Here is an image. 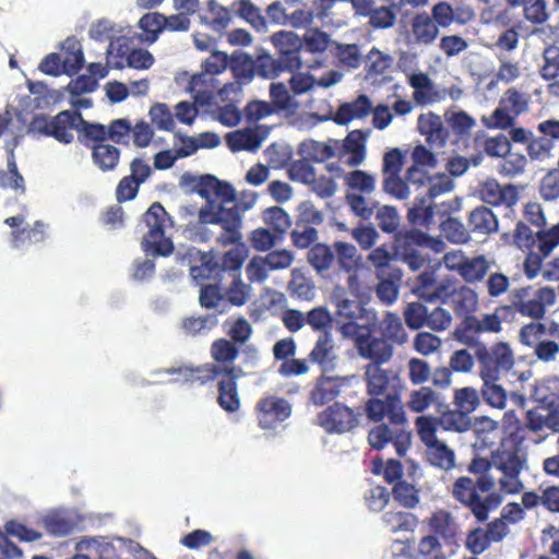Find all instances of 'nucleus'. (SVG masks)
I'll return each instance as SVG.
<instances>
[{"label": "nucleus", "mask_w": 559, "mask_h": 559, "mask_svg": "<svg viewBox=\"0 0 559 559\" xmlns=\"http://www.w3.org/2000/svg\"><path fill=\"white\" fill-rule=\"evenodd\" d=\"M258 193L243 191L237 202L229 207L215 201L200 207L198 222L186 228L187 237L195 242H215L227 247L242 239V218L240 213L252 210L257 203Z\"/></svg>", "instance_id": "obj_1"}, {"label": "nucleus", "mask_w": 559, "mask_h": 559, "mask_svg": "<svg viewBox=\"0 0 559 559\" xmlns=\"http://www.w3.org/2000/svg\"><path fill=\"white\" fill-rule=\"evenodd\" d=\"M407 179L411 185L409 198L414 197L408 206L407 219L409 223L428 226L435 216L433 200L441 194L451 192L454 182L444 174L430 176L426 170L407 169Z\"/></svg>", "instance_id": "obj_2"}, {"label": "nucleus", "mask_w": 559, "mask_h": 559, "mask_svg": "<svg viewBox=\"0 0 559 559\" xmlns=\"http://www.w3.org/2000/svg\"><path fill=\"white\" fill-rule=\"evenodd\" d=\"M451 492L478 522H486L489 513L502 502L500 493L496 491L493 475L461 476L453 483Z\"/></svg>", "instance_id": "obj_3"}, {"label": "nucleus", "mask_w": 559, "mask_h": 559, "mask_svg": "<svg viewBox=\"0 0 559 559\" xmlns=\"http://www.w3.org/2000/svg\"><path fill=\"white\" fill-rule=\"evenodd\" d=\"M330 298L335 308V323L342 337H353L361 329L370 330L376 324L377 312L366 308L356 298H352L347 288L336 285Z\"/></svg>", "instance_id": "obj_4"}, {"label": "nucleus", "mask_w": 559, "mask_h": 559, "mask_svg": "<svg viewBox=\"0 0 559 559\" xmlns=\"http://www.w3.org/2000/svg\"><path fill=\"white\" fill-rule=\"evenodd\" d=\"M557 301L552 287H535L532 285L515 287L511 290L509 304L500 306V310L515 311L522 317L540 320L548 308Z\"/></svg>", "instance_id": "obj_5"}, {"label": "nucleus", "mask_w": 559, "mask_h": 559, "mask_svg": "<svg viewBox=\"0 0 559 559\" xmlns=\"http://www.w3.org/2000/svg\"><path fill=\"white\" fill-rule=\"evenodd\" d=\"M147 229L143 236L142 248L146 255L168 257L174 251V245L166 236V229L171 225L170 217L159 203L150 206L142 222Z\"/></svg>", "instance_id": "obj_6"}, {"label": "nucleus", "mask_w": 559, "mask_h": 559, "mask_svg": "<svg viewBox=\"0 0 559 559\" xmlns=\"http://www.w3.org/2000/svg\"><path fill=\"white\" fill-rule=\"evenodd\" d=\"M474 356L479 378L501 379L515 365L514 353L510 344L503 341L491 345L477 344Z\"/></svg>", "instance_id": "obj_7"}, {"label": "nucleus", "mask_w": 559, "mask_h": 559, "mask_svg": "<svg viewBox=\"0 0 559 559\" xmlns=\"http://www.w3.org/2000/svg\"><path fill=\"white\" fill-rule=\"evenodd\" d=\"M493 476L500 491L507 495L519 493L524 488L522 473L526 461L516 451H502L492 456Z\"/></svg>", "instance_id": "obj_8"}, {"label": "nucleus", "mask_w": 559, "mask_h": 559, "mask_svg": "<svg viewBox=\"0 0 559 559\" xmlns=\"http://www.w3.org/2000/svg\"><path fill=\"white\" fill-rule=\"evenodd\" d=\"M404 162L405 154L399 147L391 148L382 157V190L399 201L409 199L411 185L407 179V170L403 177L401 176Z\"/></svg>", "instance_id": "obj_9"}, {"label": "nucleus", "mask_w": 559, "mask_h": 559, "mask_svg": "<svg viewBox=\"0 0 559 559\" xmlns=\"http://www.w3.org/2000/svg\"><path fill=\"white\" fill-rule=\"evenodd\" d=\"M513 240L515 246L522 250L536 246L543 257H548L559 245V223L549 229L533 231L521 221L516 224Z\"/></svg>", "instance_id": "obj_10"}, {"label": "nucleus", "mask_w": 559, "mask_h": 559, "mask_svg": "<svg viewBox=\"0 0 559 559\" xmlns=\"http://www.w3.org/2000/svg\"><path fill=\"white\" fill-rule=\"evenodd\" d=\"M76 122H80V112L63 110L50 119L36 118L33 129L41 134L52 136L61 143L69 144L74 139L72 131H78Z\"/></svg>", "instance_id": "obj_11"}, {"label": "nucleus", "mask_w": 559, "mask_h": 559, "mask_svg": "<svg viewBox=\"0 0 559 559\" xmlns=\"http://www.w3.org/2000/svg\"><path fill=\"white\" fill-rule=\"evenodd\" d=\"M366 416L369 420L379 423L388 418L393 426H403L406 423L404 405L397 393H389L384 399H369L365 403Z\"/></svg>", "instance_id": "obj_12"}, {"label": "nucleus", "mask_w": 559, "mask_h": 559, "mask_svg": "<svg viewBox=\"0 0 559 559\" xmlns=\"http://www.w3.org/2000/svg\"><path fill=\"white\" fill-rule=\"evenodd\" d=\"M412 435L402 426L389 427L380 424L373 427L368 435L369 444L376 450L392 445L399 456H404L411 447Z\"/></svg>", "instance_id": "obj_13"}, {"label": "nucleus", "mask_w": 559, "mask_h": 559, "mask_svg": "<svg viewBox=\"0 0 559 559\" xmlns=\"http://www.w3.org/2000/svg\"><path fill=\"white\" fill-rule=\"evenodd\" d=\"M350 338L355 341L359 357L370 360V364L381 366L389 362L393 357V345L385 337L372 335L370 332L365 334L359 331Z\"/></svg>", "instance_id": "obj_14"}, {"label": "nucleus", "mask_w": 559, "mask_h": 559, "mask_svg": "<svg viewBox=\"0 0 559 559\" xmlns=\"http://www.w3.org/2000/svg\"><path fill=\"white\" fill-rule=\"evenodd\" d=\"M259 426L264 430H274L292 415L290 404L283 397L269 395L257 404Z\"/></svg>", "instance_id": "obj_15"}, {"label": "nucleus", "mask_w": 559, "mask_h": 559, "mask_svg": "<svg viewBox=\"0 0 559 559\" xmlns=\"http://www.w3.org/2000/svg\"><path fill=\"white\" fill-rule=\"evenodd\" d=\"M371 132V129L349 132L342 143L338 142V158L352 168L360 166L367 157L366 143Z\"/></svg>", "instance_id": "obj_16"}, {"label": "nucleus", "mask_w": 559, "mask_h": 559, "mask_svg": "<svg viewBox=\"0 0 559 559\" xmlns=\"http://www.w3.org/2000/svg\"><path fill=\"white\" fill-rule=\"evenodd\" d=\"M408 84L413 88V99L419 106L441 103L447 97V88L437 86L427 73H412L408 75Z\"/></svg>", "instance_id": "obj_17"}, {"label": "nucleus", "mask_w": 559, "mask_h": 559, "mask_svg": "<svg viewBox=\"0 0 559 559\" xmlns=\"http://www.w3.org/2000/svg\"><path fill=\"white\" fill-rule=\"evenodd\" d=\"M271 40L277 48L282 63L287 70L293 71L300 68L301 59L298 52L302 48V40L296 33L280 31L272 35Z\"/></svg>", "instance_id": "obj_18"}, {"label": "nucleus", "mask_w": 559, "mask_h": 559, "mask_svg": "<svg viewBox=\"0 0 559 559\" xmlns=\"http://www.w3.org/2000/svg\"><path fill=\"white\" fill-rule=\"evenodd\" d=\"M480 199L490 205H504L511 209L519 202V191L514 185H500L495 179L483 182L478 190Z\"/></svg>", "instance_id": "obj_19"}, {"label": "nucleus", "mask_w": 559, "mask_h": 559, "mask_svg": "<svg viewBox=\"0 0 559 559\" xmlns=\"http://www.w3.org/2000/svg\"><path fill=\"white\" fill-rule=\"evenodd\" d=\"M417 129L428 145L436 150L444 147L450 136L441 117L431 111L419 115Z\"/></svg>", "instance_id": "obj_20"}, {"label": "nucleus", "mask_w": 559, "mask_h": 559, "mask_svg": "<svg viewBox=\"0 0 559 559\" xmlns=\"http://www.w3.org/2000/svg\"><path fill=\"white\" fill-rule=\"evenodd\" d=\"M320 426L328 432L344 433L356 425L354 412L342 404H334L322 412L318 417Z\"/></svg>", "instance_id": "obj_21"}, {"label": "nucleus", "mask_w": 559, "mask_h": 559, "mask_svg": "<svg viewBox=\"0 0 559 559\" xmlns=\"http://www.w3.org/2000/svg\"><path fill=\"white\" fill-rule=\"evenodd\" d=\"M310 361L317 364L323 372L335 370L338 364L337 348L331 332L321 333L309 354Z\"/></svg>", "instance_id": "obj_22"}, {"label": "nucleus", "mask_w": 559, "mask_h": 559, "mask_svg": "<svg viewBox=\"0 0 559 559\" xmlns=\"http://www.w3.org/2000/svg\"><path fill=\"white\" fill-rule=\"evenodd\" d=\"M265 138L266 134H262L259 129L243 128L228 132L225 141L231 152H255L262 146Z\"/></svg>", "instance_id": "obj_23"}, {"label": "nucleus", "mask_w": 559, "mask_h": 559, "mask_svg": "<svg viewBox=\"0 0 559 559\" xmlns=\"http://www.w3.org/2000/svg\"><path fill=\"white\" fill-rule=\"evenodd\" d=\"M216 75L201 71L193 75L189 83V90L193 94L194 103L199 106H207L214 100L215 91L218 92Z\"/></svg>", "instance_id": "obj_24"}, {"label": "nucleus", "mask_w": 559, "mask_h": 559, "mask_svg": "<svg viewBox=\"0 0 559 559\" xmlns=\"http://www.w3.org/2000/svg\"><path fill=\"white\" fill-rule=\"evenodd\" d=\"M226 377L218 381L217 402L219 406L227 413H235L240 407V397L237 390V374L234 373L235 368L224 369Z\"/></svg>", "instance_id": "obj_25"}, {"label": "nucleus", "mask_w": 559, "mask_h": 559, "mask_svg": "<svg viewBox=\"0 0 559 559\" xmlns=\"http://www.w3.org/2000/svg\"><path fill=\"white\" fill-rule=\"evenodd\" d=\"M365 381L367 393L370 396H380L385 394L391 382L397 379V376L389 369H383L377 364H368L365 368Z\"/></svg>", "instance_id": "obj_26"}, {"label": "nucleus", "mask_w": 559, "mask_h": 559, "mask_svg": "<svg viewBox=\"0 0 559 559\" xmlns=\"http://www.w3.org/2000/svg\"><path fill=\"white\" fill-rule=\"evenodd\" d=\"M338 141L329 140L328 142H319L316 140L302 141L298 146V154L308 160L323 163L337 154Z\"/></svg>", "instance_id": "obj_27"}, {"label": "nucleus", "mask_w": 559, "mask_h": 559, "mask_svg": "<svg viewBox=\"0 0 559 559\" xmlns=\"http://www.w3.org/2000/svg\"><path fill=\"white\" fill-rule=\"evenodd\" d=\"M428 526L435 536H440L444 543L452 544L459 533L455 518L445 510L433 512L428 519Z\"/></svg>", "instance_id": "obj_28"}, {"label": "nucleus", "mask_w": 559, "mask_h": 559, "mask_svg": "<svg viewBox=\"0 0 559 559\" xmlns=\"http://www.w3.org/2000/svg\"><path fill=\"white\" fill-rule=\"evenodd\" d=\"M222 370L216 367L214 364H204L201 366L192 367L188 365H183L177 368H168L164 370L155 371V373H165V374H179L185 378L187 381H198L202 384L215 379Z\"/></svg>", "instance_id": "obj_29"}, {"label": "nucleus", "mask_w": 559, "mask_h": 559, "mask_svg": "<svg viewBox=\"0 0 559 559\" xmlns=\"http://www.w3.org/2000/svg\"><path fill=\"white\" fill-rule=\"evenodd\" d=\"M467 224L471 233L481 236L495 234L499 229L496 214L487 206H477L471 211Z\"/></svg>", "instance_id": "obj_30"}, {"label": "nucleus", "mask_w": 559, "mask_h": 559, "mask_svg": "<svg viewBox=\"0 0 559 559\" xmlns=\"http://www.w3.org/2000/svg\"><path fill=\"white\" fill-rule=\"evenodd\" d=\"M372 105L371 99L361 94L354 100L342 104L337 109L334 121L337 124H347L354 119H362L371 114Z\"/></svg>", "instance_id": "obj_31"}, {"label": "nucleus", "mask_w": 559, "mask_h": 559, "mask_svg": "<svg viewBox=\"0 0 559 559\" xmlns=\"http://www.w3.org/2000/svg\"><path fill=\"white\" fill-rule=\"evenodd\" d=\"M44 525L48 534L56 537H64L72 534L76 522L73 514L68 510H53L45 515Z\"/></svg>", "instance_id": "obj_32"}, {"label": "nucleus", "mask_w": 559, "mask_h": 559, "mask_svg": "<svg viewBox=\"0 0 559 559\" xmlns=\"http://www.w3.org/2000/svg\"><path fill=\"white\" fill-rule=\"evenodd\" d=\"M378 332L381 337H385L392 345H404L408 341V334L401 318L391 311L384 312L382 319L378 322Z\"/></svg>", "instance_id": "obj_33"}, {"label": "nucleus", "mask_w": 559, "mask_h": 559, "mask_svg": "<svg viewBox=\"0 0 559 559\" xmlns=\"http://www.w3.org/2000/svg\"><path fill=\"white\" fill-rule=\"evenodd\" d=\"M481 385L479 396L493 409L503 411L508 405V391L499 383L501 379L479 378Z\"/></svg>", "instance_id": "obj_34"}, {"label": "nucleus", "mask_w": 559, "mask_h": 559, "mask_svg": "<svg viewBox=\"0 0 559 559\" xmlns=\"http://www.w3.org/2000/svg\"><path fill=\"white\" fill-rule=\"evenodd\" d=\"M495 264L484 254L467 257L460 276L467 284L483 283Z\"/></svg>", "instance_id": "obj_35"}, {"label": "nucleus", "mask_w": 559, "mask_h": 559, "mask_svg": "<svg viewBox=\"0 0 559 559\" xmlns=\"http://www.w3.org/2000/svg\"><path fill=\"white\" fill-rule=\"evenodd\" d=\"M411 28L412 37L418 45H431L439 35L438 26L426 12L418 13L413 17Z\"/></svg>", "instance_id": "obj_36"}, {"label": "nucleus", "mask_w": 559, "mask_h": 559, "mask_svg": "<svg viewBox=\"0 0 559 559\" xmlns=\"http://www.w3.org/2000/svg\"><path fill=\"white\" fill-rule=\"evenodd\" d=\"M17 145V138H13L11 141L5 142V147L9 153L7 170L0 171V186L3 188H11L20 193H24V178L17 170L14 160V147Z\"/></svg>", "instance_id": "obj_37"}, {"label": "nucleus", "mask_w": 559, "mask_h": 559, "mask_svg": "<svg viewBox=\"0 0 559 559\" xmlns=\"http://www.w3.org/2000/svg\"><path fill=\"white\" fill-rule=\"evenodd\" d=\"M307 261L318 275L325 277L334 261V250L325 243H314L307 253Z\"/></svg>", "instance_id": "obj_38"}, {"label": "nucleus", "mask_w": 559, "mask_h": 559, "mask_svg": "<svg viewBox=\"0 0 559 559\" xmlns=\"http://www.w3.org/2000/svg\"><path fill=\"white\" fill-rule=\"evenodd\" d=\"M199 19L209 28L221 33L228 26L231 15L227 8L221 5L215 0H210L207 1L206 10L199 14Z\"/></svg>", "instance_id": "obj_39"}, {"label": "nucleus", "mask_w": 559, "mask_h": 559, "mask_svg": "<svg viewBox=\"0 0 559 559\" xmlns=\"http://www.w3.org/2000/svg\"><path fill=\"white\" fill-rule=\"evenodd\" d=\"M449 304L457 314H469L477 309L478 294L467 285L456 284Z\"/></svg>", "instance_id": "obj_40"}, {"label": "nucleus", "mask_w": 559, "mask_h": 559, "mask_svg": "<svg viewBox=\"0 0 559 559\" xmlns=\"http://www.w3.org/2000/svg\"><path fill=\"white\" fill-rule=\"evenodd\" d=\"M509 310H500V306L492 313H485L480 318L467 316L465 323L475 333H499L502 330L501 314Z\"/></svg>", "instance_id": "obj_41"}, {"label": "nucleus", "mask_w": 559, "mask_h": 559, "mask_svg": "<svg viewBox=\"0 0 559 559\" xmlns=\"http://www.w3.org/2000/svg\"><path fill=\"white\" fill-rule=\"evenodd\" d=\"M344 185L349 190L348 193L372 194L377 188V180L372 174L354 169L344 175Z\"/></svg>", "instance_id": "obj_42"}, {"label": "nucleus", "mask_w": 559, "mask_h": 559, "mask_svg": "<svg viewBox=\"0 0 559 559\" xmlns=\"http://www.w3.org/2000/svg\"><path fill=\"white\" fill-rule=\"evenodd\" d=\"M131 39L124 33L111 39L106 49L107 66L112 69L126 67V57L131 51Z\"/></svg>", "instance_id": "obj_43"}, {"label": "nucleus", "mask_w": 559, "mask_h": 559, "mask_svg": "<svg viewBox=\"0 0 559 559\" xmlns=\"http://www.w3.org/2000/svg\"><path fill=\"white\" fill-rule=\"evenodd\" d=\"M338 267L345 272H356L361 264V255L353 243L336 241L333 246Z\"/></svg>", "instance_id": "obj_44"}, {"label": "nucleus", "mask_w": 559, "mask_h": 559, "mask_svg": "<svg viewBox=\"0 0 559 559\" xmlns=\"http://www.w3.org/2000/svg\"><path fill=\"white\" fill-rule=\"evenodd\" d=\"M271 104L276 110L295 112L299 103L295 99L294 94H290V88L283 82H272L269 87Z\"/></svg>", "instance_id": "obj_45"}, {"label": "nucleus", "mask_w": 559, "mask_h": 559, "mask_svg": "<svg viewBox=\"0 0 559 559\" xmlns=\"http://www.w3.org/2000/svg\"><path fill=\"white\" fill-rule=\"evenodd\" d=\"M425 454L430 465L442 471H450L455 466L454 451L442 441L428 447Z\"/></svg>", "instance_id": "obj_46"}, {"label": "nucleus", "mask_w": 559, "mask_h": 559, "mask_svg": "<svg viewBox=\"0 0 559 559\" xmlns=\"http://www.w3.org/2000/svg\"><path fill=\"white\" fill-rule=\"evenodd\" d=\"M120 158V151L108 143H95L92 147L93 163L103 171L115 169Z\"/></svg>", "instance_id": "obj_47"}, {"label": "nucleus", "mask_w": 559, "mask_h": 559, "mask_svg": "<svg viewBox=\"0 0 559 559\" xmlns=\"http://www.w3.org/2000/svg\"><path fill=\"white\" fill-rule=\"evenodd\" d=\"M487 296L491 299H498L508 293L511 294V277L500 271H489L483 282Z\"/></svg>", "instance_id": "obj_48"}, {"label": "nucleus", "mask_w": 559, "mask_h": 559, "mask_svg": "<svg viewBox=\"0 0 559 559\" xmlns=\"http://www.w3.org/2000/svg\"><path fill=\"white\" fill-rule=\"evenodd\" d=\"M382 520L392 533L414 531L417 526L416 516L405 511H389L384 513Z\"/></svg>", "instance_id": "obj_49"}, {"label": "nucleus", "mask_w": 559, "mask_h": 559, "mask_svg": "<svg viewBox=\"0 0 559 559\" xmlns=\"http://www.w3.org/2000/svg\"><path fill=\"white\" fill-rule=\"evenodd\" d=\"M341 393V385L334 378L321 379L311 393V400L316 405H324L332 402Z\"/></svg>", "instance_id": "obj_50"}, {"label": "nucleus", "mask_w": 559, "mask_h": 559, "mask_svg": "<svg viewBox=\"0 0 559 559\" xmlns=\"http://www.w3.org/2000/svg\"><path fill=\"white\" fill-rule=\"evenodd\" d=\"M442 235L451 242L462 245L471 240V230L459 218L448 217L440 225Z\"/></svg>", "instance_id": "obj_51"}, {"label": "nucleus", "mask_w": 559, "mask_h": 559, "mask_svg": "<svg viewBox=\"0 0 559 559\" xmlns=\"http://www.w3.org/2000/svg\"><path fill=\"white\" fill-rule=\"evenodd\" d=\"M438 400L437 393L429 386H421L409 393L406 406L414 413H423Z\"/></svg>", "instance_id": "obj_52"}, {"label": "nucleus", "mask_w": 559, "mask_h": 559, "mask_svg": "<svg viewBox=\"0 0 559 559\" xmlns=\"http://www.w3.org/2000/svg\"><path fill=\"white\" fill-rule=\"evenodd\" d=\"M479 391L473 386L455 389L453 392V404L455 408L472 414L479 405Z\"/></svg>", "instance_id": "obj_53"}, {"label": "nucleus", "mask_w": 559, "mask_h": 559, "mask_svg": "<svg viewBox=\"0 0 559 559\" xmlns=\"http://www.w3.org/2000/svg\"><path fill=\"white\" fill-rule=\"evenodd\" d=\"M526 157L520 153H509L501 157L497 165V171L508 178H513L524 173L526 167Z\"/></svg>", "instance_id": "obj_54"}, {"label": "nucleus", "mask_w": 559, "mask_h": 559, "mask_svg": "<svg viewBox=\"0 0 559 559\" xmlns=\"http://www.w3.org/2000/svg\"><path fill=\"white\" fill-rule=\"evenodd\" d=\"M440 425L445 430L465 432L469 430L472 426V419L469 414L455 408L454 411L445 412L440 417Z\"/></svg>", "instance_id": "obj_55"}, {"label": "nucleus", "mask_w": 559, "mask_h": 559, "mask_svg": "<svg viewBox=\"0 0 559 559\" xmlns=\"http://www.w3.org/2000/svg\"><path fill=\"white\" fill-rule=\"evenodd\" d=\"M123 32L124 27L121 25H118L108 19H102L91 25L88 34L91 38L95 40L110 41Z\"/></svg>", "instance_id": "obj_56"}, {"label": "nucleus", "mask_w": 559, "mask_h": 559, "mask_svg": "<svg viewBox=\"0 0 559 559\" xmlns=\"http://www.w3.org/2000/svg\"><path fill=\"white\" fill-rule=\"evenodd\" d=\"M305 314L306 325L308 324L313 331L330 332L328 329L333 322V316L326 307H314Z\"/></svg>", "instance_id": "obj_57"}, {"label": "nucleus", "mask_w": 559, "mask_h": 559, "mask_svg": "<svg viewBox=\"0 0 559 559\" xmlns=\"http://www.w3.org/2000/svg\"><path fill=\"white\" fill-rule=\"evenodd\" d=\"M429 307L419 301L409 302L404 310V320L411 330L426 326Z\"/></svg>", "instance_id": "obj_58"}, {"label": "nucleus", "mask_w": 559, "mask_h": 559, "mask_svg": "<svg viewBox=\"0 0 559 559\" xmlns=\"http://www.w3.org/2000/svg\"><path fill=\"white\" fill-rule=\"evenodd\" d=\"M253 63L257 75L264 79H274L280 72L287 70V68L283 66L281 57L276 60L267 53L260 55Z\"/></svg>", "instance_id": "obj_59"}, {"label": "nucleus", "mask_w": 559, "mask_h": 559, "mask_svg": "<svg viewBox=\"0 0 559 559\" xmlns=\"http://www.w3.org/2000/svg\"><path fill=\"white\" fill-rule=\"evenodd\" d=\"M263 222L275 231L283 234L292 225L290 216L280 206L267 207L262 215Z\"/></svg>", "instance_id": "obj_60"}, {"label": "nucleus", "mask_w": 559, "mask_h": 559, "mask_svg": "<svg viewBox=\"0 0 559 559\" xmlns=\"http://www.w3.org/2000/svg\"><path fill=\"white\" fill-rule=\"evenodd\" d=\"M287 171L288 177L293 181L305 185H310L316 181L317 175L314 168L309 164V160L305 159L304 157L292 162Z\"/></svg>", "instance_id": "obj_61"}, {"label": "nucleus", "mask_w": 559, "mask_h": 559, "mask_svg": "<svg viewBox=\"0 0 559 559\" xmlns=\"http://www.w3.org/2000/svg\"><path fill=\"white\" fill-rule=\"evenodd\" d=\"M251 286L243 283L240 276H233L231 283L225 290L226 298L234 306H243L249 299Z\"/></svg>", "instance_id": "obj_62"}, {"label": "nucleus", "mask_w": 559, "mask_h": 559, "mask_svg": "<svg viewBox=\"0 0 559 559\" xmlns=\"http://www.w3.org/2000/svg\"><path fill=\"white\" fill-rule=\"evenodd\" d=\"M555 147V143H552L551 139L540 136H532L530 140L526 151L531 159L533 160H546L552 156V150Z\"/></svg>", "instance_id": "obj_63"}, {"label": "nucleus", "mask_w": 559, "mask_h": 559, "mask_svg": "<svg viewBox=\"0 0 559 559\" xmlns=\"http://www.w3.org/2000/svg\"><path fill=\"white\" fill-rule=\"evenodd\" d=\"M544 63L540 68V76L547 81L559 76V48L549 46L543 53Z\"/></svg>", "instance_id": "obj_64"}]
</instances>
